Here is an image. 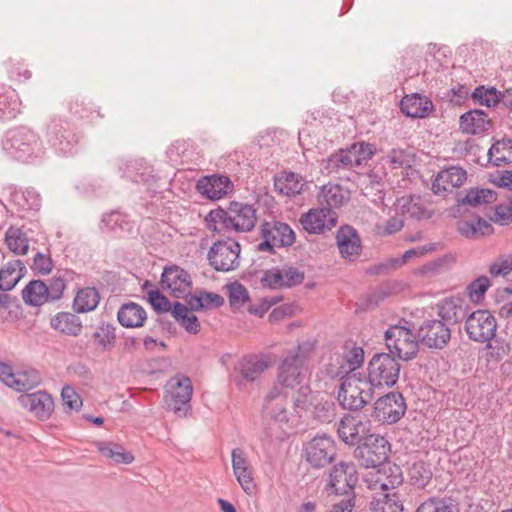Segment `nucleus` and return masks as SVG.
<instances>
[{
  "instance_id": "obj_20",
  "label": "nucleus",
  "mask_w": 512,
  "mask_h": 512,
  "mask_svg": "<svg viewBox=\"0 0 512 512\" xmlns=\"http://www.w3.org/2000/svg\"><path fill=\"white\" fill-rule=\"evenodd\" d=\"M196 188L205 198L219 200L231 193L234 185L228 176L212 174L201 177L197 181Z\"/></svg>"
},
{
  "instance_id": "obj_46",
  "label": "nucleus",
  "mask_w": 512,
  "mask_h": 512,
  "mask_svg": "<svg viewBox=\"0 0 512 512\" xmlns=\"http://www.w3.org/2000/svg\"><path fill=\"white\" fill-rule=\"evenodd\" d=\"M433 476L431 465L425 461H416L408 469V478L412 486L425 488Z\"/></svg>"
},
{
  "instance_id": "obj_21",
  "label": "nucleus",
  "mask_w": 512,
  "mask_h": 512,
  "mask_svg": "<svg viewBox=\"0 0 512 512\" xmlns=\"http://www.w3.org/2000/svg\"><path fill=\"white\" fill-rule=\"evenodd\" d=\"M357 382L358 380L350 376L341 379L337 400L343 409L358 411L367 404V400L362 395L363 390Z\"/></svg>"
},
{
  "instance_id": "obj_62",
  "label": "nucleus",
  "mask_w": 512,
  "mask_h": 512,
  "mask_svg": "<svg viewBox=\"0 0 512 512\" xmlns=\"http://www.w3.org/2000/svg\"><path fill=\"white\" fill-rule=\"evenodd\" d=\"M54 267L53 260L49 254L37 252L33 258L31 269L35 274L48 275Z\"/></svg>"
},
{
  "instance_id": "obj_49",
  "label": "nucleus",
  "mask_w": 512,
  "mask_h": 512,
  "mask_svg": "<svg viewBox=\"0 0 512 512\" xmlns=\"http://www.w3.org/2000/svg\"><path fill=\"white\" fill-rule=\"evenodd\" d=\"M325 169L329 171V173L338 172L339 170H348L352 167H355V163L353 162L352 153L349 147L345 149H339L338 151L332 153L325 160Z\"/></svg>"
},
{
  "instance_id": "obj_55",
  "label": "nucleus",
  "mask_w": 512,
  "mask_h": 512,
  "mask_svg": "<svg viewBox=\"0 0 512 512\" xmlns=\"http://www.w3.org/2000/svg\"><path fill=\"white\" fill-rule=\"evenodd\" d=\"M312 415L320 423H331L336 416L335 403L327 399L317 401L313 406Z\"/></svg>"
},
{
  "instance_id": "obj_23",
  "label": "nucleus",
  "mask_w": 512,
  "mask_h": 512,
  "mask_svg": "<svg viewBox=\"0 0 512 512\" xmlns=\"http://www.w3.org/2000/svg\"><path fill=\"white\" fill-rule=\"evenodd\" d=\"M233 473L245 493L251 495L255 492L256 484L252 476V468L241 448H234L231 453Z\"/></svg>"
},
{
  "instance_id": "obj_54",
  "label": "nucleus",
  "mask_w": 512,
  "mask_h": 512,
  "mask_svg": "<svg viewBox=\"0 0 512 512\" xmlns=\"http://www.w3.org/2000/svg\"><path fill=\"white\" fill-rule=\"evenodd\" d=\"M8 78L13 82H24L32 77V72L23 61L9 59L4 63Z\"/></svg>"
},
{
  "instance_id": "obj_63",
  "label": "nucleus",
  "mask_w": 512,
  "mask_h": 512,
  "mask_svg": "<svg viewBox=\"0 0 512 512\" xmlns=\"http://www.w3.org/2000/svg\"><path fill=\"white\" fill-rule=\"evenodd\" d=\"M148 302L158 314L172 311L173 305L158 289L151 290L148 293Z\"/></svg>"
},
{
  "instance_id": "obj_24",
  "label": "nucleus",
  "mask_w": 512,
  "mask_h": 512,
  "mask_svg": "<svg viewBox=\"0 0 512 512\" xmlns=\"http://www.w3.org/2000/svg\"><path fill=\"white\" fill-rule=\"evenodd\" d=\"M467 179V172L459 166H451L440 171L432 182L434 194H443L461 187Z\"/></svg>"
},
{
  "instance_id": "obj_47",
  "label": "nucleus",
  "mask_w": 512,
  "mask_h": 512,
  "mask_svg": "<svg viewBox=\"0 0 512 512\" xmlns=\"http://www.w3.org/2000/svg\"><path fill=\"white\" fill-rule=\"evenodd\" d=\"M489 162L501 166L512 162V138L498 140L488 151Z\"/></svg>"
},
{
  "instance_id": "obj_29",
  "label": "nucleus",
  "mask_w": 512,
  "mask_h": 512,
  "mask_svg": "<svg viewBox=\"0 0 512 512\" xmlns=\"http://www.w3.org/2000/svg\"><path fill=\"white\" fill-rule=\"evenodd\" d=\"M303 359L297 352L288 354L279 366L278 383L285 387H294L300 383Z\"/></svg>"
},
{
  "instance_id": "obj_11",
  "label": "nucleus",
  "mask_w": 512,
  "mask_h": 512,
  "mask_svg": "<svg viewBox=\"0 0 512 512\" xmlns=\"http://www.w3.org/2000/svg\"><path fill=\"white\" fill-rule=\"evenodd\" d=\"M263 241L257 245L258 251L275 253V247H289L295 243L296 236L291 227L284 222H264L260 227Z\"/></svg>"
},
{
  "instance_id": "obj_35",
  "label": "nucleus",
  "mask_w": 512,
  "mask_h": 512,
  "mask_svg": "<svg viewBox=\"0 0 512 512\" xmlns=\"http://www.w3.org/2000/svg\"><path fill=\"white\" fill-rule=\"evenodd\" d=\"M79 275L70 269H58L55 275L49 279L47 293L50 302H55L63 297L67 283L75 281Z\"/></svg>"
},
{
  "instance_id": "obj_52",
  "label": "nucleus",
  "mask_w": 512,
  "mask_h": 512,
  "mask_svg": "<svg viewBox=\"0 0 512 512\" xmlns=\"http://www.w3.org/2000/svg\"><path fill=\"white\" fill-rule=\"evenodd\" d=\"M471 98L474 103L486 107H495L502 102L501 91L484 85L477 86L471 93Z\"/></svg>"
},
{
  "instance_id": "obj_37",
  "label": "nucleus",
  "mask_w": 512,
  "mask_h": 512,
  "mask_svg": "<svg viewBox=\"0 0 512 512\" xmlns=\"http://www.w3.org/2000/svg\"><path fill=\"white\" fill-rule=\"evenodd\" d=\"M53 329L68 336H78L82 331L81 319L70 312H59L50 321Z\"/></svg>"
},
{
  "instance_id": "obj_15",
  "label": "nucleus",
  "mask_w": 512,
  "mask_h": 512,
  "mask_svg": "<svg viewBox=\"0 0 512 512\" xmlns=\"http://www.w3.org/2000/svg\"><path fill=\"white\" fill-rule=\"evenodd\" d=\"M268 367L269 363L263 357L244 356L234 366L233 381L238 388L244 389L248 383L258 380Z\"/></svg>"
},
{
  "instance_id": "obj_34",
  "label": "nucleus",
  "mask_w": 512,
  "mask_h": 512,
  "mask_svg": "<svg viewBox=\"0 0 512 512\" xmlns=\"http://www.w3.org/2000/svg\"><path fill=\"white\" fill-rule=\"evenodd\" d=\"M21 112L18 93L11 86L0 84V119L10 120Z\"/></svg>"
},
{
  "instance_id": "obj_17",
  "label": "nucleus",
  "mask_w": 512,
  "mask_h": 512,
  "mask_svg": "<svg viewBox=\"0 0 512 512\" xmlns=\"http://www.w3.org/2000/svg\"><path fill=\"white\" fill-rule=\"evenodd\" d=\"M336 244L341 257L353 262L362 253V241L358 231L351 225L339 227L336 233Z\"/></svg>"
},
{
  "instance_id": "obj_64",
  "label": "nucleus",
  "mask_w": 512,
  "mask_h": 512,
  "mask_svg": "<svg viewBox=\"0 0 512 512\" xmlns=\"http://www.w3.org/2000/svg\"><path fill=\"white\" fill-rule=\"evenodd\" d=\"M491 221L501 225L506 226L512 223V203L508 204H498L494 208L493 216L489 217Z\"/></svg>"
},
{
  "instance_id": "obj_19",
  "label": "nucleus",
  "mask_w": 512,
  "mask_h": 512,
  "mask_svg": "<svg viewBox=\"0 0 512 512\" xmlns=\"http://www.w3.org/2000/svg\"><path fill=\"white\" fill-rule=\"evenodd\" d=\"M337 213H329V209L313 208L300 218L303 229L309 234H320L330 231L337 224Z\"/></svg>"
},
{
  "instance_id": "obj_10",
  "label": "nucleus",
  "mask_w": 512,
  "mask_h": 512,
  "mask_svg": "<svg viewBox=\"0 0 512 512\" xmlns=\"http://www.w3.org/2000/svg\"><path fill=\"white\" fill-rule=\"evenodd\" d=\"M170 389L165 400L168 409L179 417H185L191 410V397L193 393L192 381L188 376L176 374L169 381Z\"/></svg>"
},
{
  "instance_id": "obj_50",
  "label": "nucleus",
  "mask_w": 512,
  "mask_h": 512,
  "mask_svg": "<svg viewBox=\"0 0 512 512\" xmlns=\"http://www.w3.org/2000/svg\"><path fill=\"white\" fill-rule=\"evenodd\" d=\"M68 112L72 120H83L90 117L92 113H97V116L103 118L99 107H96L92 102L86 103L83 98H74L68 102Z\"/></svg>"
},
{
  "instance_id": "obj_27",
  "label": "nucleus",
  "mask_w": 512,
  "mask_h": 512,
  "mask_svg": "<svg viewBox=\"0 0 512 512\" xmlns=\"http://www.w3.org/2000/svg\"><path fill=\"white\" fill-rule=\"evenodd\" d=\"M25 269V266L20 260H16L14 263H8L5 268L0 270V307L8 308L11 303L10 295L6 294V291H10L15 287L19 279L21 278V270Z\"/></svg>"
},
{
  "instance_id": "obj_30",
  "label": "nucleus",
  "mask_w": 512,
  "mask_h": 512,
  "mask_svg": "<svg viewBox=\"0 0 512 512\" xmlns=\"http://www.w3.org/2000/svg\"><path fill=\"white\" fill-rule=\"evenodd\" d=\"M497 200V193L487 188H471L463 197L457 198V204L453 208L454 216L460 214L466 206L478 207L482 204H492Z\"/></svg>"
},
{
  "instance_id": "obj_36",
  "label": "nucleus",
  "mask_w": 512,
  "mask_h": 512,
  "mask_svg": "<svg viewBox=\"0 0 512 512\" xmlns=\"http://www.w3.org/2000/svg\"><path fill=\"white\" fill-rule=\"evenodd\" d=\"M304 179L294 172H283L281 176L275 177L274 189L281 195L294 197L303 191Z\"/></svg>"
},
{
  "instance_id": "obj_5",
  "label": "nucleus",
  "mask_w": 512,
  "mask_h": 512,
  "mask_svg": "<svg viewBox=\"0 0 512 512\" xmlns=\"http://www.w3.org/2000/svg\"><path fill=\"white\" fill-rule=\"evenodd\" d=\"M45 137L47 143L57 153L69 156L78 150L81 135L75 132L67 119L62 116H53L46 124Z\"/></svg>"
},
{
  "instance_id": "obj_6",
  "label": "nucleus",
  "mask_w": 512,
  "mask_h": 512,
  "mask_svg": "<svg viewBox=\"0 0 512 512\" xmlns=\"http://www.w3.org/2000/svg\"><path fill=\"white\" fill-rule=\"evenodd\" d=\"M401 365L390 353H375L368 363L367 380L371 388H391L399 379Z\"/></svg>"
},
{
  "instance_id": "obj_41",
  "label": "nucleus",
  "mask_w": 512,
  "mask_h": 512,
  "mask_svg": "<svg viewBox=\"0 0 512 512\" xmlns=\"http://www.w3.org/2000/svg\"><path fill=\"white\" fill-rule=\"evenodd\" d=\"M47 291L46 282L32 280L22 290V299L30 306H41L44 303L50 302Z\"/></svg>"
},
{
  "instance_id": "obj_56",
  "label": "nucleus",
  "mask_w": 512,
  "mask_h": 512,
  "mask_svg": "<svg viewBox=\"0 0 512 512\" xmlns=\"http://www.w3.org/2000/svg\"><path fill=\"white\" fill-rule=\"evenodd\" d=\"M349 148L352 153L353 162L355 163V167H359L364 162L370 160L376 152V148H375L374 144L367 143L364 141L355 142V143L351 144L349 146Z\"/></svg>"
},
{
  "instance_id": "obj_28",
  "label": "nucleus",
  "mask_w": 512,
  "mask_h": 512,
  "mask_svg": "<svg viewBox=\"0 0 512 512\" xmlns=\"http://www.w3.org/2000/svg\"><path fill=\"white\" fill-rule=\"evenodd\" d=\"M468 315V305L461 298L445 299L438 308L439 320L445 322L449 328L463 320L466 321Z\"/></svg>"
},
{
  "instance_id": "obj_38",
  "label": "nucleus",
  "mask_w": 512,
  "mask_h": 512,
  "mask_svg": "<svg viewBox=\"0 0 512 512\" xmlns=\"http://www.w3.org/2000/svg\"><path fill=\"white\" fill-rule=\"evenodd\" d=\"M398 208L402 215L416 220L429 219L432 216L420 196L413 195L398 199Z\"/></svg>"
},
{
  "instance_id": "obj_25",
  "label": "nucleus",
  "mask_w": 512,
  "mask_h": 512,
  "mask_svg": "<svg viewBox=\"0 0 512 512\" xmlns=\"http://www.w3.org/2000/svg\"><path fill=\"white\" fill-rule=\"evenodd\" d=\"M492 127L488 114L480 109L470 110L460 116L459 128L469 135H484Z\"/></svg>"
},
{
  "instance_id": "obj_7",
  "label": "nucleus",
  "mask_w": 512,
  "mask_h": 512,
  "mask_svg": "<svg viewBox=\"0 0 512 512\" xmlns=\"http://www.w3.org/2000/svg\"><path fill=\"white\" fill-rule=\"evenodd\" d=\"M391 452L389 441L379 434H370L354 450V457L364 468H378L387 462Z\"/></svg>"
},
{
  "instance_id": "obj_53",
  "label": "nucleus",
  "mask_w": 512,
  "mask_h": 512,
  "mask_svg": "<svg viewBox=\"0 0 512 512\" xmlns=\"http://www.w3.org/2000/svg\"><path fill=\"white\" fill-rule=\"evenodd\" d=\"M116 328L111 323H101L93 334L96 343L105 350H110L116 342Z\"/></svg>"
},
{
  "instance_id": "obj_8",
  "label": "nucleus",
  "mask_w": 512,
  "mask_h": 512,
  "mask_svg": "<svg viewBox=\"0 0 512 512\" xmlns=\"http://www.w3.org/2000/svg\"><path fill=\"white\" fill-rule=\"evenodd\" d=\"M241 246L238 241L226 236L213 243L208 251L209 264L220 272L235 270L240 265Z\"/></svg>"
},
{
  "instance_id": "obj_1",
  "label": "nucleus",
  "mask_w": 512,
  "mask_h": 512,
  "mask_svg": "<svg viewBox=\"0 0 512 512\" xmlns=\"http://www.w3.org/2000/svg\"><path fill=\"white\" fill-rule=\"evenodd\" d=\"M257 222L256 209L253 205L232 201L227 209L218 207L205 217L208 230L225 236L231 232H249Z\"/></svg>"
},
{
  "instance_id": "obj_45",
  "label": "nucleus",
  "mask_w": 512,
  "mask_h": 512,
  "mask_svg": "<svg viewBox=\"0 0 512 512\" xmlns=\"http://www.w3.org/2000/svg\"><path fill=\"white\" fill-rule=\"evenodd\" d=\"M97 448L103 457L116 464H130L134 460V456L117 443L99 442Z\"/></svg>"
},
{
  "instance_id": "obj_13",
  "label": "nucleus",
  "mask_w": 512,
  "mask_h": 512,
  "mask_svg": "<svg viewBox=\"0 0 512 512\" xmlns=\"http://www.w3.org/2000/svg\"><path fill=\"white\" fill-rule=\"evenodd\" d=\"M407 410L405 398L400 392H389L374 403L372 416L382 424H395Z\"/></svg>"
},
{
  "instance_id": "obj_43",
  "label": "nucleus",
  "mask_w": 512,
  "mask_h": 512,
  "mask_svg": "<svg viewBox=\"0 0 512 512\" xmlns=\"http://www.w3.org/2000/svg\"><path fill=\"white\" fill-rule=\"evenodd\" d=\"M415 512H460L458 502L452 497L431 496L423 501Z\"/></svg>"
},
{
  "instance_id": "obj_39",
  "label": "nucleus",
  "mask_w": 512,
  "mask_h": 512,
  "mask_svg": "<svg viewBox=\"0 0 512 512\" xmlns=\"http://www.w3.org/2000/svg\"><path fill=\"white\" fill-rule=\"evenodd\" d=\"M318 201L322 205V209H329V213H335L333 209L341 207L347 198L340 185L328 184L321 188Z\"/></svg>"
},
{
  "instance_id": "obj_12",
  "label": "nucleus",
  "mask_w": 512,
  "mask_h": 512,
  "mask_svg": "<svg viewBox=\"0 0 512 512\" xmlns=\"http://www.w3.org/2000/svg\"><path fill=\"white\" fill-rule=\"evenodd\" d=\"M497 322L488 310L478 309L469 313L464 324L468 338L477 343L491 341L495 337Z\"/></svg>"
},
{
  "instance_id": "obj_32",
  "label": "nucleus",
  "mask_w": 512,
  "mask_h": 512,
  "mask_svg": "<svg viewBox=\"0 0 512 512\" xmlns=\"http://www.w3.org/2000/svg\"><path fill=\"white\" fill-rule=\"evenodd\" d=\"M117 319L125 328H140L144 326L147 320V313L141 305L135 302H127L118 309Z\"/></svg>"
},
{
  "instance_id": "obj_48",
  "label": "nucleus",
  "mask_w": 512,
  "mask_h": 512,
  "mask_svg": "<svg viewBox=\"0 0 512 512\" xmlns=\"http://www.w3.org/2000/svg\"><path fill=\"white\" fill-rule=\"evenodd\" d=\"M5 242L9 250L15 254L25 255L28 252L29 241L21 228L10 226L5 232Z\"/></svg>"
},
{
  "instance_id": "obj_2",
  "label": "nucleus",
  "mask_w": 512,
  "mask_h": 512,
  "mask_svg": "<svg viewBox=\"0 0 512 512\" xmlns=\"http://www.w3.org/2000/svg\"><path fill=\"white\" fill-rule=\"evenodd\" d=\"M3 146L13 158L26 164L36 163L45 156L40 136L25 126L9 130Z\"/></svg>"
},
{
  "instance_id": "obj_9",
  "label": "nucleus",
  "mask_w": 512,
  "mask_h": 512,
  "mask_svg": "<svg viewBox=\"0 0 512 512\" xmlns=\"http://www.w3.org/2000/svg\"><path fill=\"white\" fill-rule=\"evenodd\" d=\"M337 455V445L332 436L318 434L303 445V457L315 469L331 464Z\"/></svg>"
},
{
  "instance_id": "obj_57",
  "label": "nucleus",
  "mask_w": 512,
  "mask_h": 512,
  "mask_svg": "<svg viewBox=\"0 0 512 512\" xmlns=\"http://www.w3.org/2000/svg\"><path fill=\"white\" fill-rule=\"evenodd\" d=\"M491 283L487 276H479L467 286L468 296L471 301L478 303L483 300Z\"/></svg>"
},
{
  "instance_id": "obj_59",
  "label": "nucleus",
  "mask_w": 512,
  "mask_h": 512,
  "mask_svg": "<svg viewBox=\"0 0 512 512\" xmlns=\"http://www.w3.org/2000/svg\"><path fill=\"white\" fill-rule=\"evenodd\" d=\"M0 380L8 387L17 391H24L31 386H27L22 380L16 377L10 365L0 362Z\"/></svg>"
},
{
  "instance_id": "obj_3",
  "label": "nucleus",
  "mask_w": 512,
  "mask_h": 512,
  "mask_svg": "<svg viewBox=\"0 0 512 512\" xmlns=\"http://www.w3.org/2000/svg\"><path fill=\"white\" fill-rule=\"evenodd\" d=\"M385 341L389 353L404 361L416 357L421 343L415 324L405 318H401L397 324L386 330Z\"/></svg>"
},
{
  "instance_id": "obj_18",
  "label": "nucleus",
  "mask_w": 512,
  "mask_h": 512,
  "mask_svg": "<svg viewBox=\"0 0 512 512\" xmlns=\"http://www.w3.org/2000/svg\"><path fill=\"white\" fill-rule=\"evenodd\" d=\"M160 283L162 288L168 289L175 298H183L190 294L192 285L188 272L176 265L164 268Z\"/></svg>"
},
{
  "instance_id": "obj_4",
  "label": "nucleus",
  "mask_w": 512,
  "mask_h": 512,
  "mask_svg": "<svg viewBox=\"0 0 512 512\" xmlns=\"http://www.w3.org/2000/svg\"><path fill=\"white\" fill-rule=\"evenodd\" d=\"M359 481L356 465L351 461H340L330 467L325 491L331 495H344L345 501L354 504L355 488Z\"/></svg>"
},
{
  "instance_id": "obj_22",
  "label": "nucleus",
  "mask_w": 512,
  "mask_h": 512,
  "mask_svg": "<svg viewBox=\"0 0 512 512\" xmlns=\"http://www.w3.org/2000/svg\"><path fill=\"white\" fill-rule=\"evenodd\" d=\"M18 401L22 407L32 412L38 419H48L54 409V400L46 391L21 394Z\"/></svg>"
},
{
  "instance_id": "obj_16",
  "label": "nucleus",
  "mask_w": 512,
  "mask_h": 512,
  "mask_svg": "<svg viewBox=\"0 0 512 512\" xmlns=\"http://www.w3.org/2000/svg\"><path fill=\"white\" fill-rule=\"evenodd\" d=\"M418 337L424 346L441 350L451 339V329L439 319L425 320L418 328Z\"/></svg>"
},
{
  "instance_id": "obj_33",
  "label": "nucleus",
  "mask_w": 512,
  "mask_h": 512,
  "mask_svg": "<svg viewBox=\"0 0 512 512\" xmlns=\"http://www.w3.org/2000/svg\"><path fill=\"white\" fill-rule=\"evenodd\" d=\"M457 231L467 239H477L493 234L494 228L489 222L477 215L471 220H459Z\"/></svg>"
},
{
  "instance_id": "obj_42",
  "label": "nucleus",
  "mask_w": 512,
  "mask_h": 512,
  "mask_svg": "<svg viewBox=\"0 0 512 512\" xmlns=\"http://www.w3.org/2000/svg\"><path fill=\"white\" fill-rule=\"evenodd\" d=\"M100 295L95 287H85L77 291L73 300V310L76 313L93 311L99 304Z\"/></svg>"
},
{
  "instance_id": "obj_44",
  "label": "nucleus",
  "mask_w": 512,
  "mask_h": 512,
  "mask_svg": "<svg viewBox=\"0 0 512 512\" xmlns=\"http://www.w3.org/2000/svg\"><path fill=\"white\" fill-rule=\"evenodd\" d=\"M171 314L175 321L187 332L197 334L200 332V322L197 316L189 314V308L181 302H174Z\"/></svg>"
},
{
  "instance_id": "obj_14",
  "label": "nucleus",
  "mask_w": 512,
  "mask_h": 512,
  "mask_svg": "<svg viewBox=\"0 0 512 512\" xmlns=\"http://www.w3.org/2000/svg\"><path fill=\"white\" fill-rule=\"evenodd\" d=\"M371 423L363 415L347 413L338 423L339 439L347 445H359L370 436Z\"/></svg>"
},
{
  "instance_id": "obj_60",
  "label": "nucleus",
  "mask_w": 512,
  "mask_h": 512,
  "mask_svg": "<svg viewBox=\"0 0 512 512\" xmlns=\"http://www.w3.org/2000/svg\"><path fill=\"white\" fill-rule=\"evenodd\" d=\"M228 299L231 306H240L249 300V294L244 285L233 282L228 285Z\"/></svg>"
},
{
  "instance_id": "obj_61",
  "label": "nucleus",
  "mask_w": 512,
  "mask_h": 512,
  "mask_svg": "<svg viewBox=\"0 0 512 512\" xmlns=\"http://www.w3.org/2000/svg\"><path fill=\"white\" fill-rule=\"evenodd\" d=\"M285 288L295 287L303 283L305 274L297 267L285 264L282 267Z\"/></svg>"
},
{
  "instance_id": "obj_31",
  "label": "nucleus",
  "mask_w": 512,
  "mask_h": 512,
  "mask_svg": "<svg viewBox=\"0 0 512 512\" xmlns=\"http://www.w3.org/2000/svg\"><path fill=\"white\" fill-rule=\"evenodd\" d=\"M401 112L411 118H425L433 109L432 101L418 93L405 95L400 102Z\"/></svg>"
},
{
  "instance_id": "obj_40",
  "label": "nucleus",
  "mask_w": 512,
  "mask_h": 512,
  "mask_svg": "<svg viewBox=\"0 0 512 512\" xmlns=\"http://www.w3.org/2000/svg\"><path fill=\"white\" fill-rule=\"evenodd\" d=\"M102 224L107 231L114 233L118 237L130 234L134 226L128 219V216L120 213L119 211H112L104 214L102 217Z\"/></svg>"
},
{
  "instance_id": "obj_26",
  "label": "nucleus",
  "mask_w": 512,
  "mask_h": 512,
  "mask_svg": "<svg viewBox=\"0 0 512 512\" xmlns=\"http://www.w3.org/2000/svg\"><path fill=\"white\" fill-rule=\"evenodd\" d=\"M375 475V480L369 483L371 489H381L383 491L394 490L402 485L404 478L401 468L390 462H386L380 466Z\"/></svg>"
},
{
  "instance_id": "obj_51",
  "label": "nucleus",
  "mask_w": 512,
  "mask_h": 512,
  "mask_svg": "<svg viewBox=\"0 0 512 512\" xmlns=\"http://www.w3.org/2000/svg\"><path fill=\"white\" fill-rule=\"evenodd\" d=\"M403 504L397 492L386 493L371 502V512H403Z\"/></svg>"
},
{
  "instance_id": "obj_58",
  "label": "nucleus",
  "mask_w": 512,
  "mask_h": 512,
  "mask_svg": "<svg viewBox=\"0 0 512 512\" xmlns=\"http://www.w3.org/2000/svg\"><path fill=\"white\" fill-rule=\"evenodd\" d=\"M262 287L269 289L285 288L282 268H271L263 271L260 279Z\"/></svg>"
}]
</instances>
